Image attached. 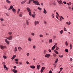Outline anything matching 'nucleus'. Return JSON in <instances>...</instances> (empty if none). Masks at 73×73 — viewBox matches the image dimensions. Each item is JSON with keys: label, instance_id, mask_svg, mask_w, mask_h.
Segmentation results:
<instances>
[{"label": "nucleus", "instance_id": "nucleus-10", "mask_svg": "<svg viewBox=\"0 0 73 73\" xmlns=\"http://www.w3.org/2000/svg\"><path fill=\"white\" fill-rule=\"evenodd\" d=\"M43 13H45V14H46V13H47V12H46V11L45 9H44Z\"/></svg>", "mask_w": 73, "mask_h": 73}, {"label": "nucleus", "instance_id": "nucleus-44", "mask_svg": "<svg viewBox=\"0 0 73 73\" xmlns=\"http://www.w3.org/2000/svg\"><path fill=\"white\" fill-rule=\"evenodd\" d=\"M40 37H43V35H40Z\"/></svg>", "mask_w": 73, "mask_h": 73}, {"label": "nucleus", "instance_id": "nucleus-25", "mask_svg": "<svg viewBox=\"0 0 73 73\" xmlns=\"http://www.w3.org/2000/svg\"><path fill=\"white\" fill-rule=\"evenodd\" d=\"M3 66L5 68H6V69H7V66H6V65H3Z\"/></svg>", "mask_w": 73, "mask_h": 73}, {"label": "nucleus", "instance_id": "nucleus-20", "mask_svg": "<svg viewBox=\"0 0 73 73\" xmlns=\"http://www.w3.org/2000/svg\"><path fill=\"white\" fill-rule=\"evenodd\" d=\"M13 11L14 12H16V9H15L14 8H13L12 9Z\"/></svg>", "mask_w": 73, "mask_h": 73}, {"label": "nucleus", "instance_id": "nucleus-59", "mask_svg": "<svg viewBox=\"0 0 73 73\" xmlns=\"http://www.w3.org/2000/svg\"><path fill=\"white\" fill-rule=\"evenodd\" d=\"M13 57L15 58V57H16V55H14Z\"/></svg>", "mask_w": 73, "mask_h": 73}, {"label": "nucleus", "instance_id": "nucleus-1", "mask_svg": "<svg viewBox=\"0 0 73 73\" xmlns=\"http://www.w3.org/2000/svg\"><path fill=\"white\" fill-rule=\"evenodd\" d=\"M31 1H33V3L35 4L36 5H40V4H39L38 1L37 0L35 1L34 0H31Z\"/></svg>", "mask_w": 73, "mask_h": 73}, {"label": "nucleus", "instance_id": "nucleus-22", "mask_svg": "<svg viewBox=\"0 0 73 73\" xmlns=\"http://www.w3.org/2000/svg\"><path fill=\"white\" fill-rule=\"evenodd\" d=\"M8 34H9V35H12V32H9L8 33Z\"/></svg>", "mask_w": 73, "mask_h": 73}, {"label": "nucleus", "instance_id": "nucleus-6", "mask_svg": "<svg viewBox=\"0 0 73 73\" xmlns=\"http://www.w3.org/2000/svg\"><path fill=\"white\" fill-rule=\"evenodd\" d=\"M50 54H46L45 55V57H47V58H49V57H50Z\"/></svg>", "mask_w": 73, "mask_h": 73}, {"label": "nucleus", "instance_id": "nucleus-15", "mask_svg": "<svg viewBox=\"0 0 73 73\" xmlns=\"http://www.w3.org/2000/svg\"><path fill=\"white\" fill-rule=\"evenodd\" d=\"M58 3L59 4H63V3H62V1L61 0L59 1V2H58Z\"/></svg>", "mask_w": 73, "mask_h": 73}, {"label": "nucleus", "instance_id": "nucleus-36", "mask_svg": "<svg viewBox=\"0 0 73 73\" xmlns=\"http://www.w3.org/2000/svg\"><path fill=\"white\" fill-rule=\"evenodd\" d=\"M28 40L29 41H31V38H28Z\"/></svg>", "mask_w": 73, "mask_h": 73}, {"label": "nucleus", "instance_id": "nucleus-23", "mask_svg": "<svg viewBox=\"0 0 73 73\" xmlns=\"http://www.w3.org/2000/svg\"><path fill=\"white\" fill-rule=\"evenodd\" d=\"M59 33H60V34H62V33H63V30H62L61 31L59 32Z\"/></svg>", "mask_w": 73, "mask_h": 73}, {"label": "nucleus", "instance_id": "nucleus-31", "mask_svg": "<svg viewBox=\"0 0 73 73\" xmlns=\"http://www.w3.org/2000/svg\"><path fill=\"white\" fill-rule=\"evenodd\" d=\"M51 16H52V18H54V14H52Z\"/></svg>", "mask_w": 73, "mask_h": 73}, {"label": "nucleus", "instance_id": "nucleus-27", "mask_svg": "<svg viewBox=\"0 0 73 73\" xmlns=\"http://www.w3.org/2000/svg\"><path fill=\"white\" fill-rule=\"evenodd\" d=\"M64 31H66V32L67 31V30H66V28H65V27L64 28Z\"/></svg>", "mask_w": 73, "mask_h": 73}, {"label": "nucleus", "instance_id": "nucleus-21", "mask_svg": "<svg viewBox=\"0 0 73 73\" xmlns=\"http://www.w3.org/2000/svg\"><path fill=\"white\" fill-rule=\"evenodd\" d=\"M18 49L20 51L21 50V49H22V48L20 47H19Z\"/></svg>", "mask_w": 73, "mask_h": 73}, {"label": "nucleus", "instance_id": "nucleus-17", "mask_svg": "<svg viewBox=\"0 0 73 73\" xmlns=\"http://www.w3.org/2000/svg\"><path fill=\"white\" fill-rule=\"evenodd\" d=\"M27 1V0H25L24 1H23L21 2V4H24V3H25V2H26Z\"/></svg>", "mask_w": 73, "mask_h": 73}, {"label": "nucleus", "instance_id": "nucleus-16", "mask_svg": "<svg viewBox=\"0 0 73 73\" xmlns=\"http://www.w3.org/2000/svg\"><path fill=\"white\" fill-rule=\"evenodd\" d=\"M26 23L27 25H29V22L28 20L26 21Z\"/></svg>", "mask_w": 73, "mask_h": 73}, {"label": "nucleus", "instance_id": "nucleus-28", "mask_svg": "<svg viewBox=\"0 0 73 73\" xmlns=\"http://www.w3.org/2000/svg\"><path fill=\"white\" fill-rule=\"evenodd\" d=\"M38 9H39V10H40V11H41V10H42L41 8L39 7H38Z\"/></svg>", "mask_w": 73, "mask_h": 73}, {"label": "nucleus", "instance_id": "nucleus-8", "mask_svg": "<svg viewBox=\"0 0 73 73\" xmlns=\"http://www.w3.org/2000/svg\"><path fill=\"white\" fill-rule=\"evenodd\" d=\"M13 6L11 5L10 6V8L9 9V10H11V9H13Z\"/></svg>", "mask_w": 73, "mask_h": 73}, {"label": "nucleus", "instance_id": "nucleus-46", "mask_svg": "<svg viewBox=\"0 0 73 73\" xmlns=\"http://www.w3.org/2000/svg\"><path fill=\"white\" fill-rule=\"evenodd\" d=\"M27 55L28 56H29V53H27Z\"/></svg>", "mask_w": 73, "mask_h": 73}, {"label": "nucleus", "instance_id": "nucleus-47", "mask_svg": "<svg viewBox=\"0 0 73 73\" xmlns=\"http://www.w3.org/2000/svg\"><path fill=\"white\" fill-rule=\"evenodd\" d=\"M3 57L4 58H5H5H7V57H6V56H3Z\"/></svg>", "mask_w": 73, "mask_h": 73}, {"label": "nucleus", "instance_id": "nucleus-60", "mask_svg": "<svg viewBox=\"0 0 73 73\" xmlns=\"http://www.w3.org/2000/svg\"><path fill=\"white\" fill-rule=\"evenodd\" d=\"M32 17H35V15H34L33 14H32Z\"/></svg>", "mask_w": 73, "mask_h": 73}, {"label": "nucleus", "instance_id": "nucleus-64", "mask_svg": "<svg viewBox=\"0 0 73 73\" xmlns=\"http://www.w3.org/2000/svg\"><path fill=\"white\" fill-rule=\"evenodd\" d=\"M70 61H72V60H73V59H72V58H71L70 59Z\"/></svg>", "mask_w": 73, "mask_h": 73}, {"label": "nucleus", "instance_id": "nucleus-52", "mask_svg": "<svg viewBox=\"0 0 73 73\" xmlns=\"http://www.w3.org/2000/svg\"><path fill=\"white\" fill-rule=\"evenodd\" d=\"M5 62H2V64H3L4 65H5Z\"/></svg>", "mask_w": 73, "mask_h": 73}, {"label": "nucleus", "instance_id": "nucleus-38", "mask_svg": "<svg viewBox=\"0 0 73 73\" xmlns=\"http://www.w3.org/2000/svg\"><path fill=\"white\" fill-rule=\"evenodd\" d=\"M19 58L15 59V61H17L19 60Z\"/></svg>", "mask_w": 73, "mask_h": 73}, {"label": "nucleus", "instance_id": "nucleus-3", "mask_svg": "<svg viewBox=\"0 0 73 73\" xmlns=\"http://www.w3.org/2000/svg\"><path fill=\"white\" fill-rule=\"evenodd\" d=\"M0 47L1 49H4V48H6V46H4L1 45H0Z\"/></svg>", "mask_w": 73, "mask_h": 73}, {"label": "nucleus", "instance_id": "nucleus-35", "mask_svg": "<svg viewBox=\"0 0 73 73\" xmlns=\"http://www.w3.org/2000/svg\"><path fill=\"white\" fill-rule=\"evenodd\" d=\"M0 20L1 21H4V19L3 18H1L0 19Z\"/></svg>", "mask_w": 73, "mask_h": 73}, {"label": "nucleus", "instance_id": "nucleus-2", "mask_svg": "<svg viewBox=\"0 0 73 73\" xmlns=\"http://www.w3.org/2000/svg\"><path fill=\"white\" fill-rule=\"evenodd\" d=\"M6 38H7V39L9 40H12V36H9L8 37H6Z\"/></svg>", "mask_w": 73, "mask_h": 73}, {"label": "nucleus", "instance_id": "nucleus-11", "mask_svg": "<svg viewBox=\"0 0 73 73\" xmlns=\"http://www.w3.org/2000/svg\"><path fill=\"white\" fill-rule=\"evenodd\" d=\"M30 67L32 68V69H35V66H31Z\"/></svg>", "mask_w": 73, "mask_h": 73}, {"label": "nucleus", "instance_id": "nucleus-18", "mask_svg": "<svg viewBox=\"0 0 73 73\" xmlns=\"http://www.w3.org/2000/svg\"><path fill=\"white\" fill-rule=\"evenodd\" d=\"M49 43H50V42H52V39H50L49 40Z\"/></svg>", "mask_w": 73, "mask_h": 73}, {"label": "nucleus", "instance_id": "nucleus-63", "mask_svg": "<svg viewBox=\"0 0 73 73\" xmlns=\"http://www.w3.org/2000/svg\"><path fill=\"white\" fill-rule=\"evenodd\" d=\"M33 60H34V62H35V61H36V59L35 58H34Z\"/></svg>", "mask_w": 73, "mask_h": 73}, {"label": "nucleus", "instance_id": "nucleus-50", "mask_svg": "<svg viewBox=\"0 0 73 73\" xmlns=\"http://www.w3.org/2000/svg\"><path fill=\"white\" fill-rule=\"evenodd\" d=\"M26 63L27 64H29V62H28V61H27L26 62Z\"/></svg>", "mask_w": 73, "mask_h": 73}, {"label": "nucleus", "instance_id": "nucleus-33", "mask_svg": "<svg viewBox=\"0 0 73 73\" xmlns=\"http://www.w3.org/2000/svg\"><path fill=\"white\" fill-rule=\"evenodd\" d=\"M65 44H66V46H68V42H67V41H66Z\"/></svg>", "mask_w": 73, "mask_h": 73}, {"label": "nucleus", "instance_id": "nucleus-43", "mask_svg": "<svg viewBox=\"0 0 73 73\" xmlns=\"http://www.w3.org/2000/svg\"><path fill=\"white\" fill-rule=\"evenodd\" d=\"M59 56L60 57H63V55H59Z\"/></svg>", "mask_w": 73, "mask_h": 73}, {"label": "nucleus", "instance_id": "nucleus-30", "mask_svg": "<svg viewBox=\"0 0 73 73\" xmlns=\"http://www.w3.org/2000/svg\"><path fill=\"white\" fill-rule=\"evenodd\" d=\"M29 14L30 16H31L32 15V13H31V12L30 11L29 13Z\"/></svg>", "mask_w": 73, "mask_h": 73}, {"label": "nucleus", "instance_id": "nucleus-48", "mask_svg": "<svg viewBox=\"0 0 73 73\" xmlns=\"http://www.w3.org/2000/svg\"><path fill=\"white\" fill-rule=\"evenodd\" d=\"M70 24H71V23L70 21H69V23H68V25H70Z\"/></svg>", "mask_w": 73, "mask_h": 73}, {"label": "nucleus", "instance_id": "nucleus-42", "mask_svg": "<svg viewBox=\"0 0 73 73\" xmlns=\"http://www.w3.org/2000/svg\"><path fill=\"white\" fill-rule=\"evenodd\" d=\"M19 65H22V62H19Z\"/></svg>", "mask_w": 73, "mask_h": 73}, {"label": "nucleus", "instance_id": "nucleus-45", "mask_svg": "<svg viewBox=\"0 0 73 73\" xmlns=\"http://www.w3.org/2000/svg\"><path fill=\"white\" fill-rule=\"evenodd\" d=\"M31 35L32 36H35V33H31Z\"/></svg>", "mask_w": 73, "mask_h": 73}, {"label": "nucleus", "instance_id": "nucleus-13", "mask_svg": "<svg viewBox=\"0 0 73 73\" xmlns=\"http://www.w3.org/2000/svg\"><path fill=\"white\" fill-rule=\"evenodd\" d=\"M55 46H56V45H54V46L52 47V50H54V49L55 48Z\"/></svg>", "mask_w": 73, "mask_h": 73}, {"label": "nucleus", "instance_id": "nucleus-40", "mask_svg": "<svg viewBox=\"0 0 73 73\" xmlns=\"http://www.w3.org/2000/svg\"><path fill=\"white\" fill-rule=\"evenodd\" d=\"M19 16L20 17H22V16H23V15H21V14H20L19 15Z\"/></svg>", "mask_w": 73, "mask_h": 73}, {"label": "nucleus", "instance_id": "nucleus-9", "mask_svg": "<svg viewBox=\"0 0 73 73\" xmlns=\"http://www.w3.org/2000/svg\"><path fill=\"white\" fill-rule=\"evenodd\" d=\"M38 23H39L38 22V21H35V25H37V24H38Z\"/></svg>", "mask_w": 73, "mask_h": 73}, {"label": "nucleus", "instance_id": "nucleus-5", "mask_svg": "<svg viewBox=\"0 0 73 73\" xmlns=\"http://www.w3.org/2000/svg\"><path fill=\"white\" fill-rule=\"evenodd\" d=\"M5 42H6V43L8 44V45H9V42L8 41L7 39H5Z\"/></svg>", "mask_w": 73, "mask_h": 73}, {"label": "nucleus", "instance_id": "nucleus-19", "mask_svg": "<svg viewBox=\"0 0 73 73\" xmlns=\"http://www.w3.org/2000/svg\"><path fill=\"white\" fill-rule=\"evenodd\" d=\"M37 69H40V65H38L37 66Z\"/></svg>", "mask_w": 73, "mask_h": 73}, {"label": "nucleus", "instance_id": "nucleus-39", "mask_svg": "<svg viewBox=\"0 0 73 73\" xmlns=\"http://www.w3.org/2000/svg\"><path fill=\"white\" fill-rule=\"evenodd\" d=\"M33 49H35V48H36V46L35 45L33 46Z\"/></svg>", "mask_w": 73, "mask_h": 73}, {"label": "nucleus", "instance_id": "nucleus-55", "mask_svg": "<svg viewBox=\"0 0 73 73\" xmlns=\"http://www.w3.org/2000/svg\"><path fill=\"white\" fill-rule=\"evenodd\" d=\"M13 68H14V69H16V66H13Z\"/></svg>", "mask_w": 73, "mask_h": 73}, {"label": "nucleus", "instance_id": "nucleus-58", "mask_svg": "<svg viewBox=\"0 0 73 73\" xmlns=\"http://www.w3.org/2000/svg\"><path fill=\"white\" fill-rule=\"evenodd\" d=\"M5 14L7 15V16H9V15L8 14V13H6Z\"/></svg>", "mask_w": 73, "mask_h": 73}, {"label": "nucleus", "instance_id": "nucleus-51", "mask_svg": "<svg viewBox=\"0 0 73 73\" xmlns=\"http://www.w3.org/2000/svg\"><path fill=\"white\" fill-rule=\"evenodd\" d=\"M31 0H29V3H28V4H29L31 3Z\"/></svg>", "mask_w": 73, "mask_h": 73}, {"label": "nucleus", "instance_id": "nucleus-14", "mask_svg": "<svg viewBox=\"0 0 73 73\" xmlns=\"http://www.w3.org/2000/svg\"><path fill=\"white\" fill-rule=\"evenodd\" d=\"M27 9L28 12H31V9H30V8H29L27 7Z\"/></svg>", "mask_w": 73, "mask_h": 73}, {"label": "nucleus", "instance_id": "nucleus-29", "mask_svg": "<svg viewBox=\"0 0 73 73\" xmlns=\"http://www.w3.org/2000/svg\"><path fill=\"white\" fill-rule=\"evenodd\" d=\"M65 52H66L67 53L68 52V49H65Z\"/></svg>", "mask_w": 73, "mask_h": 73}, {"label": "nucleus", "instance_id": "nucleus-12", "mask_svg": "<svg viewBox=\"0 0 73 73\" xmlns=\"http://www.w3.org/2000/svg\"><path fill=\"white\" fill-rule=\"evenodd\" d=\"M6 1L7 2V3H11V1H9V0H6Z\"/></svg>", "mask_w": 73, "mask_h": 73}, {"label": "nucleus", "instance_id": "nucleus-32", "mask_svg": "<svg viewBox=\"0 0 73 73\" xmlns=\"http://www.w3.org/2000/svg\"><path fill=\"white\" fill-rule=\"evenodd\" d=\"M58 61V59H56L55 61V63L56 64L57 63V62Z\"/></svg>", "mask_w": 73, "mask_h": 73}, {"label": "nucleus", "instance_id": "nucleus-54", "mask_svg": "<svg viewBox=\"0 0 73 73\" xmlns=\"http://www.w3.org/2000/svg\"><path fill=\"white\" fill-rule=\"evenodd\" d=\"M20 11V9H18V12H19Z\"/></svg>", "mask_w": 73, "mask_h": 73}, {"label": "nucleus", "instance_id": "nucleus-41", "mask_svg": "<svg viewBox=\"0 0 73 73\" xmlns=\"http://www.w3.org/2000/svg\"><path fill=\"white\" fill-rule=\"evenodd\" d=\"M53 4L54 5H56V2L54 1L53 3Z\"/></svg>", "mask_w": 73, "mask_h": 73}, {"label": "nucleus", "instance_id": "nucleus-62", "mask_svg": "<svg viewBox=\"0 0 73 73\" xmlns=\"http://www.w3.org/2000/svg\"><path fill=\"white\" fill-rule=\"evenodd\" d=\"M58 49H59V48H58V47H57L56 48V50H58Z\"/></svg>", "mask_w": 73, "mask_h": 73}, {"label": "nucleus", "instance_id": "nucleus-26", "mask_svg": "<svg viewBox=\"0 0 73 73\" xmlns=\"http://www.w3.org/2000/svg\"><path fill=\"white\" fill-rule=\"evenodd\" d=\"M59 17H60V18H61V19H62V20H63L64 19V17H62V16H59Z\"/></svg>", "mask_w": 73, "mask_h": 73}, {"label": "nucleus", "instance_id": "nucleus-53", "mask_svg": "<svg viewBox=\"0 0 73 73\" xmlns=\"http://www.w3.org/2000/svg\"><path fill=\"white\" fill-rule=\"evenodd\" d=\"M48 52H51V50L50 49H49L48 50Z\"/></svg>", "mask_w": 73, "mask_h": 73}, {"label": "nucleus", "instance_id": "nucleus-56", "mask_svg": "<svg viewBox=\"0 0 73 73\" xmlns=\"http://www.w3.org/2000/svg\"><path fill=\"white\" fill-rule=\"evenodd\" d=\"M46 51L45 50V51L44 52V54H45V53H46Z\"/></svg>", "mask_w": 73, "mask_h": 73}, {"label": "nucleus", "instance_id": "nucleus-37", "mask_svg": "<svg viewBox=\"0 0 73 73\" xmlns=\"http://www.w3.org/2000/svg\"><path fill=\"white\" fill-rule=\"evenodd\" d=\"M15 51H17V47H15Z\"/></svg>", "mask_w": 73, "mask_h": 73}, {"label": "nucleus", "instance_id": "nucleus-24", "mask_svg": "<svg viewBox=\"0 0 73 73\" xmlns=\"http://www.w3.org/2000/svg\"><path fill=\"white\" fill-rule=\"evenodd\" d=\"M53 56L54 57H56V56H57V55L56 54H53Z\"/></svg>", "mask_w": 73, "mask_h": 73}, {"label": "nucleus", "instance_id": "nucleus-7", "mask_svg": "<svg viewBox=\"0 0 73 73\" xmlns=\"http://www.w3.org/2000/svg\"><path fill=\"white\" fill-rule=\"evenodd\" d=\"M12 71L14 73H17V71L16 69H13L12 70Z\"/></svg>", "mask_w": 73, "mask_h": 73}, {"label": "nucleus", "instance_id": "nucleus-61", "mask_svg": "<svg viewBox=\"0 0 73 73\" xmlns=\"http://www.w3.org/2000/svg\"><path fill=\"white\" fill-rule=\"evenodd\" d=\"M52 73V72L51 70H50L49 72V73Z\"/></svg>", "mask_w": 73, "mask_h": 73}, {"label": "nucleus", "instance_id": "nucleus-57", "mask_svg": "<svg viewBox=\"0 0 73 73\" xmlns=\"http://www.w3.org/2000/svg\"><path fill=\"white\" fill-rule=\"evenodd\" d=\"M63 3L64 4H66V2H63Z\"/></svg>", "mask_w": 73, "mask_h": 73}, {"label": "nucleus", "instance_id": "nucleus-49", "mask_svg": "<svg viewBox=\"0 0 73 73\" xmlns=\"http://www.w3.org/2000/svg\"><path fill=\"white\" fill-rule=\"evenodd\" d=\"M56 13L57 15L58 16H59V15H58V13L56 12Z\"/></svg>", "mask_w": 73, "mask_h": 73}, {"label": "nucleus", "instance_id": "nucleus-4", "mask_svg": "<svg viewBox=\"0 0 73 73\" xmlns=\"http://www.w3.org/2000/svg\"><path fill=\"white\" fill-rule=\"evenodd\" d=\"M45 69V67H42L40 71L41 73H42V72H43V71H44V70Z\"/></svg>", "mask_w": 73, "mask_h": 73}, {"label": "nucleus", "instance_id": "nucleus-34", "mask_svg": "<svg viewBox=\"0 0 73 73\" xmlns=\"http://www.w3.org/2000/svg\"><path fill=\"white\" fill-rule=\"evenodd\" d=\"M72 44H70V49H72Z\"/></svg>", "mask_w": 73, "mask_h": 73}]
</instances>
